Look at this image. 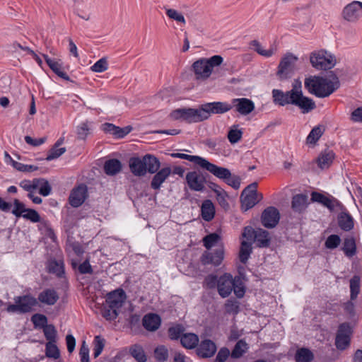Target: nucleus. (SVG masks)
Listing matches in <instances>:
<instances>
[{"label":"nucleus","instance_id":"obj_2","mask_svg":"<svg viewBox=\"0 0 362 362\" xmlns=\"http://www.w3.org/2000/svg\"><path fill=\"white\" fill-rule=\"evenodd\" d=\"M223 62V58L219 55H214L209 59H200L192 64V69L196 78L206 80L211 74L213 69L220 66Z\"/></svg>","mask_w":362,"mask_h":362},{"label":"nucleus","instance_id":"obj_59","mask_svg":"<svg viewBox=\"0 0 362 362\" xmlns=\"http://www.w3.org/2000/svg\"><path fill=\"white\" fill-rule=\"evenodd\" d=\"M37 178L30 180H24L20 182V187L27 192H30L37 189V182H35Z\"/></svg>","mask_w":362,"mask_h":362},{"label":"nucleus","instance_id":"obj_3","mask_svg":"<svg viewBox=\"0 0 362 362\" xmlns=\"http://www.w3.org/2000/svg\"><path fill=\"white\" fill-rule=\"evenodd\" d=\"M312 66L317 70H329L333 68L337 60L335 57L324 49L314 51L310 54Z\"/></svg>","mask_w":362,"mask_h":362},{"label":"nucleus","instance_id":"obj_64","mask_svg":"<svg viewBox=\"0 0 362 362\" xmlns=\"http://www.w3.org/2000/svg\"><path fill=\"white\" fill-rule=\"evenodd\" d=\"M350 119L354 122L362 123V106L357 107L351 112Z\"/></svg>","mask_w":362,"mask_h":362},{"label":"nucleus","instance_id":"obj_6","mask_svg":"<svg viewBox=\"0 0 362 362\" xmlns=\"http://www.w3.org/2000/svg\"><path fill=\"white\" fill-rule=\"evenodd\" d=\"M242 236L247 240L256 242L259 247H266L269 246L270 242L269 233L268 231L262 228L255 230L251 226L245 227Z\"/></svg>","mask_w":362,"mask_h":362},{"label":"nucleus","instance_id":"obj_17","mask_svg":"<svg viewBox=\"0 0 362 362\" xmlns=\"http://www.w3.org/2000/svg\"><path fill=\"white\" fill-rule=\"evenodd\" d=\"M186 180L192 190L200 192L204 188V177L196 171L189 172L186 175Z\"/></svg>","mask_w":362,"mask_h":362},{"label":"nucleus","instance_id":"obj_61","mask_svg":"<svg viewBox=\"0 0 362 362\" xmlns=\"http://www.w3.org/2000/svg\"><path fill=\"white\" fill-rule=\"evenodd\" d=\"M154 354L157 360L164 361L168 357V350L165 346H160L155 349Z\"/></svg>","mask_w":362,"mask_h":362},{"label":"nucleus","instance_id":"obj_55","mask_svg":"<svg viewBox=\"0 0 362 362\" xmlns=\"http://www.w3.org/2000/svg\"><path fill=\"white\" fill-rule=\"evenodd\" d=\"M185 329L181 325H175L171 327L168 329V336L171 339H177L179 338L181 339L182 335L183 334Z\"/></svg>","mask_w":362,"mask_h":362},{"label":"nucleus","instance_id":"obj_32","mask_svg":"<svg viewBox=\"0 0 362 362\" xmlns=\"http://www.w3.org/2000/svg\"><path fill=\"white\" fill-rule=\"evenodd\" d=\"M43 57L45 60L46 61L47 64L49 66V68L59 77L66 80L69 81V76L62 71L61 64L52 59H50L47 55L43 54Z\"/></svg>","mask_w":362,"mask_h":362},{"label":"nucleus","instance_id":"obj_43","mask_svg":"<svg viewBox=\"0 0 362 362\" xmlns=\"http://www.w3.org/2000/svg\"><path fill=\"white\" fill-rule=\"evenodd\" d=\"M248 346L247 343L243 340H240L237 342L233 350L232 351L231 356L235 358H240L244 353L246 352Z\"/></svg>","mask_w":362,"mask_h":362},{"label":"nucleus","instance_id":"obj_46","mask_svg":"<svg viewBox=\"0 0 362 362\" xmlns=\"http://www.w3.org/2000/svg\"><path fill=\"white\" fill-rule=\"evenodd\" d=\"M48 270L49 272L56 274L57 276H60L64 273V265L63 262L56 260H50L48 264Z\"/></svg>","mask_w":362,"mask_h":362},{"label":"nucleus","instance_id":"obj_51","mask_svg":"<svg viewBox=\"0 0 362 362\" xmlns=\"http://www.w3.org/2000/svg\"><path fill=\"white\" fill-rule=\"evenodd\" d=\"M214 110V114L220 115L226 113L232 109V106L227 103L213 102L211 103Z\"/></svg>","mask_w":362,"mask_h":362},{"label":"nucleus","instance_id":"obj_63","mask_svg":"<svg viewBox=\"0 0 362 362\" xmlns=\"http://www.w3.org/2000/svg\"><path fill=\"white\" fill-rule=\"evenodd\" d=\"M26 209L23 203H21L19 200H14V209L12 211V213L16 216H23L25 213Z\"/></svg>","mask_w":362,"mask_h":362},{"label":"nucleus","instance_id":"obj_23","mask_svg":"<svg viewBox=\"0 0 362 362\" xmlns=\"http://www.w3.org/2000/svg\"><path fill=\"white\" fill-rule=\"evenodd\" d=\"M170 173L171 169L169 167L163 168L160 169L159 171H157L151 180V187L154 189H158L161 185L170 175Z\"/></svg>","mask_w":362,"mask_h":362},{"label":"nucleus","instance_id":"obj_16","mask_svg":"<svg viewBox=\"0 0 362 362\" xmlns=\"http://www.w3.org/2000/svg\"><path fill=\"white\" fill-rule=\"evenodd\" d=\"M232 103L235 110L242 115H247L255 110L254 103L248 98H235Z\"/></svg>","mask_w":362,"mask_h":362},{"label":"nucleus","instance_id":"obj_14","mask_svg":"<svg viewBox=\"0 0 362 362\" xmlns=\"http://www.w3.org/2000/svg\"><path fill=\"white\" fill-rule=\"evenodd\" d=\"M354 325V322H344L341 324V351L346 350L350 347Z\"/></svg>","mask_w":362,"mask_h":362},{"label":"nucleus","instance_id":"obj_21","mask_svg":"<svg viewBox=\"0 0 362 362\" xmlns=\"http://www.w3.org/2000/svg\"><path fill=\"white\" fill-rule=\"evenodd\" d=\"M131 172L136 176H144L146 174V165L142 157H133L129 160Z\"/></svg>","mask_w":362,"mask_h":362},{"label":"nucleus","instance_id":"obj_48","mask_svg":"<svg viewBox=\"0 0 362 362\" xmlns=\"http://www.w3.org/2000/svg\"><path fill=\"white\" fill-rule=\"evenodd\" d=\"M56 342H47L46 344V356L49 358L57 359L59 356V350L55 344Z\"/></svg>","mask_w":362,"mask_h":362},{"label":"nucleus","instance_id":"obj_41","mask_svg":"<svg viewBox=\"0 0 362 362\" xmlns=\"http://www.w3.org/2000/svg\"><path fill=\"white\" fill-rule=\"evenodd\" d=\"M243 134L238 125H233L228 132L227 138L231 144H235L241 140Z\"/></svg>","mask_w":362,"mask_h":362},{"label":"nucleus","instance_id":"obj_57","mask_svg":"<svg viewBox=\"0 0 362 362\" xmlns=\"http://www.w3.org/2000/svg\"><path fill=\"white\" fill-rule=\"evenodd\" d=\"M31 321L35 327H45L47 322V318L42 314H35L31 317Z\"/></svg>","mask_w":362,"mask_h":362},{"label":"nucleus","instance_id":"obj_47","mask_svg":"<svg viewBox=\"0 0 362 362\" xmlns=\"http://www.w3.org/2000/svg\"><path fill=\"white\" fill-rule=\"evenodd\" d=\"M252 45L254 47L255 50L260 55L269 57L273 55L274 53V49L270 48L269 49H265L259 42L254 40L252 42Z\"/></svg>","mask_w":362,"mask_h":362},{"label":"nucleus","instance_id":"obj_9","mask_svg":"<svg viewBox=\"0 0 362 362\" xmlns=\"http://www.w3.org/2000/svg\"><path fill=\"white\" fill-rule=\"evenodd\" d=\"M298 58L293 54L286 55L279 65L277 74L281 79H285L290 76L293 72Z\"/></svg>","mask_w":362,"mask_h":362},{"label":"nucleus","instance_id":"obj_11","mask_svg":"<svg viewBox=\"0 0 362 362\" xmlns=\"http://www.w3.org/2000/svg\"><path fill=\"white\" fill-rule=\"evenodd\" d=\"M126 299V294L122 289H117L109 293L106 298V305L110 308L117 310L120 308Z\"/></svg>","mask_w":362,"mask_h":362},{"label":"nucleus","instance_id":"obj_58","mask_svg":"<svg viewBox=\"0 0 362 362\" xmlns=\"http://www.w3.org/2000/svg\"><path fill=\"white\" fill-rule=\"evenodd\" d=\"M94 344V357L97 358L101 354L105 346V340L100 336H96L95 337Z\"/></svg>","mask_w":362,"mask_h":362},{"label":"nucleus","instance_id":"obj_22","mask_svg":"<svg viewBox=\"0 0 362 362\" xmlns=\"http://www.w3.org/2000/svg\"><path fill=\"white\" fill-rule=\"evenodd\" d=\"M38 303L47 305H54L59 299L57 293L54 289H45L40 292L37 297Z\"/></svg>","mask_w":362,"mask_h":362},{"label":"nucleus","instance_id":"obj_35","mask_svg":"<svg viewBox=\"0 0 362 362\" xmlns=\"http://www.w3.org/2000/svg\"><path fill=\"white\" fill-rule=\"evenodd\" d=\"M180 341L182 345L187 349L194 348L199 342V337L193 333H187L182 335Z\"/></svg>","mask_w":362,"mask_h":362},{"label":"nucleus","instance_id":"obj_44","mask_svg":"<svg viewBox=\"0 0 362 362\" xmlns=\"http://www.w3.org/2000/svg\"><path fill=\"white\" fill-rule=\"evenodd\" d=\"M35 182H37V188H39V193L42 196H48L52 190L49 182L43 178H37Z\"/></svg>","mask_w":362,"mask_h":362},{"label":"nucleus","instance_id":"obj_8","mask_svg":"<svg viewBox=\"0 0 362 362\" xmlns=\"http://www.w3.org/2000/svg\"><path fill=\"white\" fill-rule=\"evenodd\" d=\"M88 196L87 186L84 184H81L71 191L69 202L71 206L76 208L84 203Z\"/></svg>","mask_w":362,"mask_h":362},{"label":"nucleus","instance_id":"obj_28","mask_svg":"<svg viewBox=\"0 0 362 362\" xmlns=\"http://www.w3.org/2000/svg\"><path fill=\"white\" fill-rule=\"evenodd\" d=\"M308 206V196L296 194L293 197L291 207L294 211L301 213L305 210Z\"/></svg>","mask_w":362,"mask_h":362},{"label":"nucleus","instance_id":"obj_27","mask_svg":"<svg viewBox=\"0 0 362 362\" xmlns=\"http://www.w3.org/2000/svg\"><path fill=\"white\" fill-rule=\"evenodd\" d=\"M64 138H60L56 141L54 145L48 151L46 157L47 160L58 158L66 152V149L65 147H60L64 144Z\"/></svg>","mask_w":362,"mask_h":362},{"label":"nucleus","instance_id":"obj_60","mask_svg":"<svg viewBox=\"0 0 362 362\" xmlns=\"http://www.w3.org/2000/svg\"><path fill=\"white\" fill-rule=\"evenodd\" d=\"M22 216L25 218L30 220L34 223H37L40 221V216L39 214L34 209H26Z\"/></svg>","mask_w":362,"mask_h":362},{"label":"nucleus","instance_id":"obj_50","mask_svg":"<svg viewBox=\"0 0 362 362\" xmlns=\"http://www.w3.org/2000/svg\"><path fill=\"white\" fill-rule=\"evenodd\" d=\"M43 332L48 342H56L57 330L53 325H47L43 328Z\"/></svg>","mask_w":362,"mask_h":362},{"label":"nucleus","instance_id":"obj_40","mask_svg":"<svg viewBox=\"0 0 362 362\" xmlns=\"http://www.w3.org/2000/svg\"><path fill=\"white\" fill-rule=\"evenodd\" d=\"M311 200L313 202H318L322 204V205L327 206L330 210H332L334 208L333 202L329 197L325 195L320 194L319 192H313L311 194Z\"/></svg>","mask_w":362,"mask_h":362},{"label":"nucleus","instance_id":"obj_34","mask_svg":"<svg viewBox=\"0 0 362 362\" xmlns=\"http://www.w3.org/2000/svg\"><path fill=\"white\" fill-rule=\"evenodd\" d=\"M252 242L246 239L242 240L239 252V258L241 262L246 263L252 252Z\"/></svg>","mask_w":362,"mask_h":362},{"label":"nucleus","instance_id":"obj_39","mask_svg":"<svg viewBox=\"0 0 362 362\" xmlns=\"http://www.w3.org/2000/svg\"><path fill=\"white\" fill-rule=\"evenodd\" d=\"M334 159V153L332 151H325L322 153L317 158V162L318 166L321 169L327 168Z\"/></svg>","mask_w":362,"mask_h":362},{"label":"nucleus","instance_id":"obj_42","mask_svg":"<svg viewBox=\"0 0 362 362\" xmlns=\"http://www.w3.org/2000/svg\"><path fill=\"white\" fill-rule=\"evenodd\" d=\"M360 277L358 276H354L350 280V298L351 300H355L358 293H360Z\"/></svg>","mask_w":362,"mask_h":362},{"label":"nucleus","instance_id":"obj_4","mask_svg":"<svg viewBox=\"0 0 362 362\" xmlns=\"http://www.w3.org/2000/svg\"><path fill=\"white\" fill-rule=\"evenodd\" d=\"M301 88V82L295 80L293 82V93L291 96L293 98L292 104L298 106L303 113H308L315 108V103L312 99L303 96Z\"/></svg>","mask_w":362,"mask_h":362},{"label":"nucleus","instance_id":"obj_52","mask_svg":"<svg viewBox=\"0 0 362 362\" xmlns=\"http://www.w3.org/2000/svg\"><path fill=\"white\" fill-rule=\"evenodd\" d=\"M344 313L343 315L346 319H352L355 317V305L352 300L345 303L343 305Z\"/></svg>","mask_w":362,"mask_h":362},{"label":"nucleus","instance_id":"obj_56","mask_svg":"<svg viewBox=\"0 0 362 362\" xmlns=\"http://www.w3.org/2000/svg\"><path fill=\"white\" fill-rule=\"evenodd\" d=\"M171 156L173 158H180L182 159H186L189 161L194 162L198 165H201L202 162L203 161L204 158L197 156H191L184 153H172Z\"/></svg>","mask_w":362,"mask_h":362},{"label":"nucleus","instance_id":"obj_25","mask_svg":"<svg viewBox=\"0 0 362 362\" xmlns=\"http://www.w3.org/2000/svg\"><path fill=\"white\" fill-rule=\"evenodd\" d=\"M142 322L146 329L153 332L159 328L160 318L158 315L151 313L144 317Z\"/></svg>","mask_w":362,"mask_h":362},{"label":"nucleus","instance_id":"obj_49","mask_svg":"<svg viewBox=\"0 0 362 362\" xmlns=\"http://www.w3.org/2000/svg\"><path fill=\"white\" fill-rule=\"evenodd\" d=\"M166 15L167 16L171 19L174 20L178 23H181L182 24L186 23L185 18L182 13L173 8H168L166 9Z\"/></svg>","mask_w":362,"mask_h":362},{"label":"nucleus","instance_id":"obj_54","mask_svg":"<svg viewBox=\"0 0 362 362\" xmlns=\"http://www.w3.org/2000/svg\"><path fill=\"white\" fill-rule=\"evenodd\" d=\"M221 240V237L216 233H211L203 238L204 245L210 249Z\"/></svg>","mask_w":362,"mask_h":362},{"label":"nucleus","instance_id":"obj_13","mask_svg":"<svg viewBox=\"0 0 362 362\" xmlns=\"http://www.w3.org/2000/svg\"><path fill=\"white\" fill-rule=\"evenodd\" d=\"M200 167L206 169L212 173L214 176L223 180L229 178L231 175V173L228 168L218 167L213 163H211L205 158L203 159Z\"/></svg>","mask_w":362,"mask_h":362},{"label":"nucleus","instance_id":"obj_10","mask_svg":"<svg viewBox=\"0 0 362 362\" xmlns=\"http://www.w3.org/2000/svg\"><path fill=\"white\" fill-rule=\"evenodd\" d=\"M358 242L352 235L344 238L341 245V250L349 259H353L358 253Z\"/></svg>","mask_w":362,"mask_h":362},{"label":"nucleus","instance_id":"obj_15","mask_svg":"<svg viewBox=\"0 0 362 362\" xmlns=\"http://www.w3.org/2000/svg\"><path fill=\"white\" fill-rule=\"evenodd\" d=\"M280 215L274 207L267 208L262 214V223L267 228H274L279 223Z\"/></svg>","mask_w":362,"mask_h":362},{"label":"nucleus","instance_id":"obj_45","mask_svg":"<svg viewBox=\"0 0 362 362\" xmlns=\"http://www.w3.org/2000/svg\"><path fill=\"white\" fill-rule=\"evenodd\" d=\"M132 356L139 362H146V356L141 346L134 345L130 349Z\"/></svg>","mask_w":362,"mask_h":362},{"label":"nucleus","instance_id":"obj_53","mask_svg":"<svg viewBox=\"0 0 362 362\" xmlns=\"http://www.w3.org/2000/svg\"><path fill=\"white\" fill-rule=\"evenodd\" d=\"M108 69L107 59L102 58L95 62L91 67L90 70L95 73H101L105 71Z\"/></svg>","mask_w":362,"mask_h":362},{"label":"nucleus","instance_id":"obj_26","mask_svg":"<svg viewBox=\"0 0 362 362\" xmlns=\"http://www.w3.org/2000/svg\"><path fill=\"white\" fill-rule=\"evenodd\" d=\"M262 197V195H259L258 194H244L242 193L240 197L242 209L243 211H247L252 208Z\"/></svg>","mask_w":362,"mask_h":362},{"label":"nucleus","instance_id":"obj_37","mask_svg":"<svg viewBox=\"0 0 362 362\" xmlns=\"http://www.w3.org/2000/svg\"><path fill=\"white\" fill-rule=\"evenodd\" d=\"M121 163L117 159L109 160L105 162L104 170L106 174L110 175H115L121 170Z\"/></svg>","mask_w":362,"mask_h":362},{"label":"nucleus","instance_id":"obj_31","mask_svg":"<svg viewBox=\"0 0 362 362\" xmlns=\"http://www.w3.org/2000/svg\"><path fill=\"white\" fill-rule=\"evenodd\" d=\"M197 110L199 122L208 119L211 115L214 114V110L211 103L201 105L197 108Z\"/></svg>","mask_w":362,"mask_h":362},{"label":"nucleus","instance_id":"obj_36","mask_svg":"<svg viewBox=\"0 0 362 362\" xmlns=\"http://www.w3.org/2000/svg\"><path fill=\"white\" fill-rule=\"evenodd\" d=\"M314 355L311 351L307 348H300L297 350L295 355L296 362H312Z\"/></svg>","mask_w":362,"mask_h":362},{"label":"nucleus","instance_id":"obj_18","mask_svg":"<svg viewBox=\"0 0 362 362\" xmlns=\"http://www.w3.org/2000/svg\"><path fill=\"white\" fill-rule=\"evenodd\" d=\"M343 17L349 22H356L361 17L357 1H354L344 8Z\"/></svg>","mask_w":362,"mask_h":362},{"label":"nucleus","instance_id":"obj_12","mask_svg":"<svg viewBox=\"0 0 362 362\" xmlns=\"http://www.w3.org/2000/svg\"><path fill=\"white\" fill-rule=\"evenodd\" d=\"M235 286V280L229 274L221 276L218 281V291L223 298L228 297Z\"/></svg>","mask_w":362,"mask_h":362},{"label":"nucleus","instance_id":"obj_1","mask_svg":"<svg viewBox=\"0 0 362 362\" xmlns=\"http://www.w3.org/2000/svg\"><path fill=\"white\" fill-rule=\"evenodd\" d=\"M305 87L310 93L320 98L327 97L334 90L332 81L320 76L305 78Z\"/></svg>","mask_w":362,"mask_h":362},{"label":"nucleus","instance_id":"obj_38","mask_svg":"<svg viewBox=\"0 0 362 362\" xmlns=\"http://www.w3.org/2000/svg\"><path fill=\"white\" fill-rule=\"evenodd\" d=\"M325 127L319 125L314 127L308 134L306 141L308 144H315L325 132Z\"/></svg>","mask_w":362,"mask_h":362},{"label":"nucleus","instance_id":"obj_30","mask_svg":"<svg viewBox=\"0 0 362 362\" xmlns=\"http://www.w3.org/2000/svg\"><path fill=\"white\" fill-rule=\"evenodd\" d=\"M146 173L153 174L158 171L160 166L159 160L151 154H146L144 157Z\"/></svg>","mask_w":362,"mask_h":362},{"label":"nucleus","instance_id":"obj_29","mask_svg":"<svg viewBox=\"0 0 362 362\" xmlns=\"http://www.w3.org/2000/svg\"><path fill=\"white\" fill-rule=\"evenodd\" d=\"M202 217L206 221H211L215 216V207L209 199L203 202L201 206Z\"/></svg>","mask_w":362,"mask_h":362},{"label":"nucleus","instance_id":"obj_19","mask_svg":"<svg viewBox=\"0 0 362 362\" xmlns=\"http://www.w3.org/2000/svg\"><path fill=\"white\" fill-rule=\"evenodd\" d=\"M216 351V344L209 339L202 341L197 349L198 356L202 358L211 357Z\"/></svg>","mask_w":362,"mask_h":362},{"label":"nucleus","instance_id":"obj_33","mask_svg":"<svg viewBox=\"0 0 362 362\" xmlns=\"http://www.w3.org/2000/svg\"><path fill=\"white\" fill-rule=\"evenodd\" d=\"M354 226V221L352 216L346 211V209L341 207V230L350 231Z\"/></svg>","mask_w":362,"mask_h":362},{"label":"nucleus","instance_id":"obj_20","mask_svg":"<svg viewBox=\"0 0 362 362\" xmlns=\"http://www.w3.org/2000/svg\"><path fill=\"white\" fill-rule=\"evenodd\" d=\"M293 93V87L290 91L283 92L280 90L274 89L272 91V97L274 102L281 106H284L288 104H292L291 98Z\"/></svg>","mask_w":362,"mask_h":362},{"label":"nucleus","instance_id":"obj_62","mask_svg":"<svg viewBox=\"0 0 362 362\" xmlns=\"http://www.w3.org/2000/svg\"><path fill=\"white\" fill-rule=\"evenodd\" d=\"M79 354L81 362H89V349L85 341H82Z\"/></svg>","mask_w":362,"mask_h":362},{"label":"nucleus","instance_id":"obj_5","mask_svg":"<svg viewBox=\"0 0 362 362\" xmlns=\"http://www.w3.org/2000/svg\"><path fill=\"white\" fill-rule=\"evenodd\" d=\"M14 304L9 305L7 310L11 313H26L33 310L38 305L37 299L30 294L18 296L14 298Z\"/></svg>","mask_w":362,"mask_h":362},{"label":"nucleus","instance_id":"obj_7","mask_svg":"<svg viewBox=\"0 0 362 362\" xmlns=\"http://www.w3.org/2000/svg\"><path fill=\"white\" fill-rule=\"evenodd\" d=\"M170 117L173 120H182L189 123L199 122L197 108H179L171 112Z\"/></svg>","mask_w":362,"mask_h":362},{"label":"nucleus","instance_id":"obj_24","mask_svg":"<svg viewBox=\"0 0 362 362\" xmlns=\"http://www.w3.org/2000/svg\"><path fill=\"white\" fill-rule=\"evenodd\" d=\"M223 259V250L222 248L216 250L214 253L206 252L202 257V261L204 264H212L219 265Z\"/></svg>","mask_w":362,"mask_h":362}]
</instances>
